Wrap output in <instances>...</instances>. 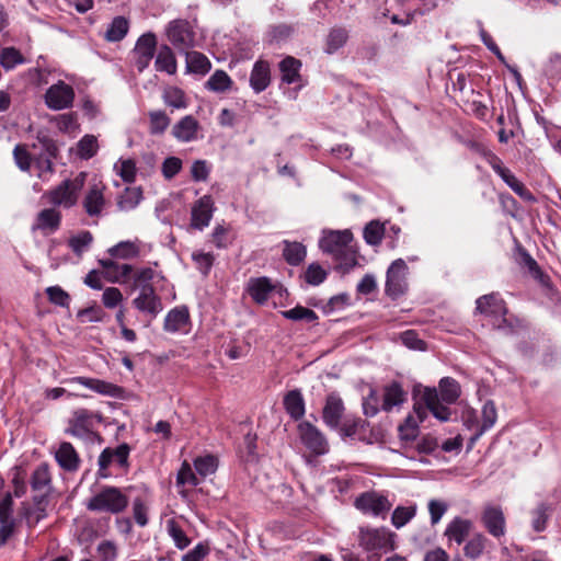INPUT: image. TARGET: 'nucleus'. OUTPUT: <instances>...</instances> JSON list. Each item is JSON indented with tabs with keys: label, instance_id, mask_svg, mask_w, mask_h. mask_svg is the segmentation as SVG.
<instances>
[{
	"label": "nucleus",
	"instance_id": "40",
	"mask_svg": "<svg viewBox=\"0 0 561 561\" xmlns=\"http://www.w3.org/2000/svg\"><path fill=\"white\" fill-rule=\"evenodd\" d=\"M129 28L128 20L124 16H116L111 22L108 28L105 33V38L108 42H118L122 41Z\"/></svg>",
	"mask_w": 561,
	"mask_h": 561
},
{
	"label": "nucleus",
	"instance_id": "38",
	"mask_svg": "<svg viewBox=\"0 0 561 561\" xmlns=\"http://www.w3.org/2000/svg\"><path fill=\"white\" fill-rule=\"evenodd\" d=\"M186 67L191 72L205 75L210 70L211 64L202 53L186 51Z\"/></svg>",
	"mask_w": 561,
	"mask_h": 561
},
{
	"label": "nucleus",
	"instance_id": "3",
	"mask_svg": "<svg viewBox=\"0 0 561 561\" xmlns=\"http://www.w3.org/2000/svg\"><path fill=\"white\" fill-rule=\"evenodd\" d=\"M394 534L386 527L360 528L358 543L367 552L376 556L387 553L394 549Z\"/></svg>",
	"mask_w": 561,
	"mask_h": 561
},
{
	"label": "nucleus",
	"instance_id": "7",
	"mask_svg": "<svg viewBox=\"0 0 561 561\" xmlns=\"http://www.w3.org/2000/svg\"><path fill=\"white\" fill-rule=\"evenodd\" d=\"M407 274L408 265L402 259H398L391 263L387 271V295L397 298L404 294L408 288Z\"/></svg>",
	"mask_w": 561,
	"mask_h": 561
},
{
	"label": "nucleus",
	"instance_id": "29",
	"mask_svg": "<svg viewBox=\"0 0 561 561\" xmlns=\"http://www.w3.org/2000/svg\"><path fill=\"white\" fill-rule=\"evenodd\" d=\"M190 314L185 307L174 308L168 312L164 319V330L168 332H178L183 330L188 323Z\"/></svg>",
	"mask_w": 561,
	"mask_h": 561
},
{
	"label": "nucleus",
	"instance_id": "18",
	"mask_svg": "<svg viewBox=\"0 0 561 561\" xmlns=\"http://www.w3.org/2000/svg\"><path fill=\"white\" fill-rule=\"evenodd\" d=\"M104 190L105 185L101 182L89 187L83 198V208L90 217H98L102 214L105 206Z\"/></svg>",
	"mask_w": 561,
	"mask_h": 561
},
{
	"label": "nucleus",
	"instance_id": "30",
	"mask_svg": "<svg viewBox=\"0 0 561 561\" xmlns=\"http://www.w3.org/2000/svg\"><path fill=\"white\" fill-rule=\"evenodd\" d=\"M154 67L158 71H164L168 75H174L176 72V59L169 46L163 45L160 47L156 57Z\"/></svg>",
	"mask_w": 561,
	"mask_h": 561
},
{
	"label": "nucleus",
	"instance_id": "41",
	"mask_svg": "<svg viewBox=\"0 0 561 561\" xmlns=\"http://www.w3.org/2000/svg\"><path fill=\"white\" fill-rule=\"evenodd\" d=\"M385 234V225L378 220H371L364 228V240L369 245H379Z\"/></svg>",
	"mask_w": 561,
	"mask_h": 561
},
{
	"label": "nucleus",
	"instance_id": "15",
	"mask_svg": "<svg viewBox=\"0 0 561 561\" xmlns=\"http://www.w3.org/2000/svg\"><path fill=\"white\" fill-rule=\"evenodd\" d=\"M215 210L214 201L209 195L202 196L192 207L191 226L195 229L203 230L206 228Z\"/></svg>",
	"mask_w": 561,
	"mask_h": 561
},
{
	"label": "nucleus",
	"instance_id": "47",
	"mask_svg": "<svg viewBox=\"0 0 561 561\" xmlns=\"http://www.w3.org/2000/svg\"><path fill=\"white\" fill-rule=\"evenodd\" d=\"M114 170L124 182L131 183L135 181L137 168L134 160L121 159L115 163Z\"/></svg>",
	"mask_w": 561,
	"mask_h": 561
},
{
	"label": "nucleus",
	"instance_id": "62",
	"mask_svg": "<svg viewBox=\"0 0 561 561\" xmlns=\"http://www.w3.org/2000/svg\"><path fill=\"white\" fill-rule=\"evenodd\" d=\"M98 554L102 561H115L117 558V547L113 541L104 540L98 545Z\"/></svg>",
	"mask_w": 561,
	"mask_h": 561
},
{
	"label": "nucleus",
	"instance_id": "53",
	"mask_svg": "<svg viewBox=\"0 0 561 561\" xmlns=\"http://www.w3.org/2000/svg\"><path fill=\"white\" fill-rule=\"evenodd\" d=\"M24 59L19 50L13 47L4 48L0 54V64L7 69H13L16 65L23 64Z\"/></svg>",
	"mask_w": 561,
	"mask_h": 561
},
{
	"label": "nucleus",
	"instance_id": "32",
	"mask_svg": "<svg viewBox=\"0 0 561 561\" xmlns=\"http://www.w3.org/2000/svg\"><path fill=\"white\" fill-rule=\"evenodd\" d=\"M110 255L122 260L135 259L140 254V242L138 241H122L110 248Z\"/></svg>",
	"mask_w": 561,
	"mask_h": 561
},
{
	"label": "nucleus",
	"instance_id": "27",
	"mask_svg": "<svg viewBox=\"0 0 561 561\" xmlns=\"http://www.w3.org/2000/svg\"><path fill=\"white\" fill-rule=\"evenodd\" d=\"M274 286L267 277L252 278L248 284V291L252 299L262 305L266 302Z\"/></svg>",
	"mask_w": 561,
	"mask_h": 561
},
{
	"label": "nucleus",
	"instance_id": "46",
	"mask_svg": "<svg viewBox=\"0 0 561 561\" xmlns=\"http://www.w3.org/2000/svg\"><path fill=\"white\" fill-rule=\"evenodd\" d=\"M282 314L284 318L293 321H306L310 323L318 320V316L313 310L302 306H296L293 309L285 310Z\"/></svg>",
	"mask_w": 561,
	"mask_h": 561
},
{
	"label": "nucleus",
	"instance_id": "26",
	"mask_svg": "<svg viewBox=\"0 0 561 561\" xmlns=\"http://www.w3.org/2000/svg\"><path fill=\"white\" fill-rule=\"evenodd\" d=\"M55 458L58 465L67 471H75L79 467V456L73 446L68 442L59 445L55 453Z\"/></svg>",
	"mask_w": 561,
	"mask_h": 561
},
{
	"label": "nucleus",
	"instance_id": "60",
	"mask_svg": "<svg viewBox=\"0 0 561 561\" xmlns=\"http://www.w3.org/2000/svg\"><path fill=\"white\" fill-rule=\"evenodd\" d=\"M192 259L195 262L197 268L204 275H207L214 264L215 256L211 253L196 251L192 253Z\"/></svg>",
	"mask_w": 561,
	"mask_h": 561
},
{
	"label": "nucleus",
	"instance_id": "45",
	"mask_svg": "<svg viewBox=\"0 0 561 561\" xmlns=\"http://www.w3.org/2000/svg\"><path fill=\"white\" fill-rule=\"evenodd\" d=\"M99 149L98 139L93 135L83 136L77 145V153L81 159L92 158Z\"/></svg>",
	"mask_w": 561,
	"mask_h": 561
},
{
	"label": "nucleus",
	"instance_id": "51",
	"mask_svg": "<svg viewBox=\"0 0 561 561\" xmlns=\"http://www.w3.org/2000/svg\"><path fill=\"white\" fill-rule=\"evenodd\" d=\"M150 119V133L153 135H160L165 131L170 125L169 116L162 111H152L149 113Z\"/></svg>",
	"mask_w": 561,
	"mask_h": 561
},
{
	"label": "nucleus",
	"instance_id": "22",
	"mask_svg": "<svg viewBox=\"0 0 561 561\" xmlns=\"http://www.w3.org/2000/svg\"><path fill=\"white\" fill-rule=\"evenodd\" d=\"M199 130V123L192 115H186L181 118L172 127V135L179 141L190 142L197 139Z\"/></svg>",
	"mask_w": 561,
	"mask_h": 561
},
{
	"label": "nucleus",
	"instance_id": "37",
	"mask_svg": "<svg viewBox=\"0 0 561 561\" xmlns=\"http://www.w3.org/2000/svg\"><path fill=\"white\" fill-rule=\"evenodd\" d=\"M142 199L140 187H126L121 194L117 206L121 210L128 211L136 208Z\"/></svg>",
	"mask_w": 561,
	"mask_h": 561
},
{
	"label": "nucleus",
	"instance_id": "2",
	"mask_svg": "<svg viewBox=\"0 0 561 561\" xmlns=\"http://www.w3.org/2000/svg\"><path fill=\"white\" fill-rule=\"evenodd\" d=\"M87 173L80 172L71 180H65L58 186L50 190L45 194L48 202L54 206H61L64 208L73 207L79 198V193L84 186Z\"/></svg>",
	"mask_w": 561,
	"mask_h": 561
},
{
	"label": "nucleus",
	"instance_id": "50",
	"mask_svg": "<svg viewBox=\"0 0 561 561\" xmlns=\"http://www.w3.org/2000/svg\"><path fill=\"white\" fill-rule=\"evenodd\" d=\"M398 431L401 440H414L419 434V424L414 415H408L404 422L399 425Z\"/></svg>",
	"mask_w": 561,
	"mask_h": 561
},
{
	"label": "nucleus",
	"instance_id": "1",
	"mask_svg": "<svg viewBox=\"0 0 561 561\" xmlns=\"http://www.w3.org/2000/svg\"><path fill=\"white\" fill-rule=\"evenodd\" d=\"M354 236L350 229H323L319 239V248L339 261L346 270L357 265V250L352 244Z\"/></svg>",
	"mask_w": 561,
	"mask_h": 561
},
{
	"label": "nucleus",
	"instance_id": "35",
	"mask_svg": "<svg viewBox=\"0 0 561 561\" xmlns=\"http://www.w3.org/2000/svg\"><path fill=\"white\" fill-rule=\"evenodd\" d=\"M439 399L446 404L454 403L460 396L459 383L449 377H445L439 381Z\"/></svg>",
	"mask_w": 561,
	"mask_h": 561
},
{
	"label": "nucleus",
	"instance_id": "5",
	"mask_svg": "<svg viewBox=\"0 0 561 561\" xmlns=\"http://www.w3.org/2000/svg\"><path fill=\"white\" fill-rule=\"evenodd\" d=\"M75 90L62 80L51 84L44 94L45 105L53 111H62L72 107Z\"/></svg>",
	"mask_w": 561,
	"mask_h": 561
},
{
	"label": "nucleus",
	"instance_id": "28",
	"mask_svg": "<svg viewBox=\"0 0 561 561\" xmlns=\"http://www.w3.org/2000/svg\"><path fill=\"white\" fill-rule=\"evenodd\" d=\"M301 61L288 56L279 62V71L282 73V81L287 84L299 83Z\"/></svg>",
	"mask_w": 561,
	"mask_h": 561
},
{
	"label": "nucleus",
	"instance_id": "44",
	"mask_svg": "<svg viewBox=\"0 0 561 561\" xmlns=\"http://www.w3.org/2000/svg\"><path fill=\"white\" fill-rule=\"evenodd\" d=\"M163 101L173 108H185L187 102L184 92L178 87H169L163 91Z\"/></svg>",
	"mask_w": 561,
	"mask_h": 561
},
{
	"label": "nucleus",
	"instance_id": "4",
	"mask_svg": "<svg viewBox=\"0 0 561 561\" xmlns=\"http://www.w3.org/2000/svg\"><path fill=\"white\" fill-rule=\"evenodd\" d=\"M128 505V496L115 486H106L92 496L87 507L90 511L118 514Z\"/></svg>",
	"mask_w": 561,
	"mask_h": 561
},
{
	"label": "nucleus",
	"instance_id": "63",
	"mask_svg": "<svg viewBox=\"0 0 561 561\" xmlns=\"http://www.w3.org/2000/svg\"><path fill=\"white\" fill-rule=\"evenodd\" d=\"M210 168L205 160H196L191 167V175L196 182H204L208 179Z\"/></svg>",
	"mask_w": 561,
	"mask_h": 561
},
{
	"label": "nucleus",
	"instance_id": "33",
	"mask_svg": "<svg viewBox=\"0 0 561 561\" xmlns=\"http://www.w3.org/2000/svg\"><path fill=\"white\" fill-rule=\"evenodd\" d=\"M284 405L287 413L295 420H299L305 415L304 398L298 390H291L286 394Z\"/></svg>",
	"mask_w": 561,
	"mask_h": 561
},
{
	"label": "nucleus",
	"instance_id": "12",
	"mask_svg": "<svg viewBox=\"0 0 561 561\" xmlns=\"http://www.w3.org/2000/svg\"><path fill=\"white\" fill-rule=\"evenodd\" d=\"M93 413L87 409H78L69 420L67 433L82 439H90L94 436Z\"/></svg>",
	"mask_w": 561,
	"mask_h": 561
},
{
	"label": "nucleus",
	"instance_id": "8",
	"mask_svg": "<svg viewBox=\"0 0 561 561\" xmlns=\"http://www.w3.org/2000/svg\"><path fill=\"white\" fill-rule=\"evenodd\" d=\"M131 304L140 313L150 319H154L163 310L161 298L151 285L142 286Z\"/></svg>",
	"mask_w": 561,
	"mask_h": 561
},
{
	"label": "nucleus",
	"instance_id": "17",
	"mask_svg": "<svg viewBox=\"0 0 561 561\" xmlns=\"http://www.w3.org/2000/svg\"><path fill=\"white\" fill-rule=\"evenodd\" d=\"M64 382L68 383V385L78 383V385L89 388L100 394L108 396V397H113V398L121 397V394L123 392L121 387H118L114 383L101 380V379H96V378H88V377L80 376V377H73V378L66 379Z\"/></svg>",
	"mask_w": 561,
	"mask_h": 561
},
{
	"label": "nucleus",
	"instance_id": "9",
	"mask_svg": "<svg viewBox=\"0 0 561 561\" xmlns=\"http://www.w3.org/2000/svg\"><path fill=\"white\" fill-rule=\"evenodd\" d=\"M488 161L496 174L524 201H534L533 194L525 187V185L517 180V178L502 164L499 157L490 152Z\"/></svg>",
	"mask_w": 561,
	"mask_h": 561
},
{
	"label": "nucleus",
	"instance_id": "57",
	"mask_svg": "<svg viewBox=\"0 0 561 561\" xmlns=\"http://www.w3.org/2000/svg\"><path fill=\"white\" fill-rule=\"evenodd\" d=\"M548 512L549 507L545 503L539 504L533 511V519L531 525L535 531H542L546 529V524L548 520Z\"/></svg>",
	"mask_w": 561,
	"mask_h": 561
},
{
	"label": "nucleus",
	"instance_id": "58",
	"mask_svg": "<svg viewBox=\"0 0 561 561\" xmlns=\"http://www.w3.org/2000/svg\"><path fill=\"white\" fill-rule=\"evenodd\" d=\"M46 294L51 304L60 307H68L70 296L59 286H50L46 288Z\"/></svg>",
	"mask_w": 561,
	"mask_h": 561
},
{
	"label": "nucleus",
	"instance_id": "34",
	"mask_svg": "<svg viewBox=\"0 0 561 561\" xmlns=\"http://www.w3.org/2000/svg\"><path fill=\"white\" fill-rule=\"evenodd\" d=\"M489 539L481 533L474 534L469 540L466 541L463 553L471 560L479 559L485 551Z\"/></svg>",
	"mask_w": 561,
	"mask_h": 561
},
{
	"label": "nucleus",
	"instance_id": "6",
	"mask_svg": "<svg viewBox=\"0 0 561 561\" xmlns=\"http://www.w3.org/2000/svg\"><path fill=\"white\" fill-rule=\"evenodd\" d=\"M167 37L175 48L183 51L195 45V33L185 20L171 21L167 26Z\"/></svg>",
	"mask_w": 561,
	"mask_h": 561
},
{
	"label": "nucleus",
	"instance_id": "56",
	"mask_svg": "<svg viewBox=\"0 0 561 561\" xmlns=\"http://www.w3.org/2000/svg\"><path fill=\"white\" fill-rule=\"evenodd\" d=\"M124 300L122 291L116 287H107L102 294V304L107 309L119 307Z\"/></svg>",
	"mask_w": 561,
	"mask_h": 561
},
{
	"label": "nucleus",
	"instance_id": "20",
	"mask_svg": "<svg viewBox=\"0 0 561 561\" xmlns=\"http://www.w3.org/2000/svg\"><path fill=\"white\" fill-rule=\"evenodd\" d=\"M408 399V392L402 386L392 381L383 387L381 409L386 412L402 405Z\"/></svg>",
	"mask_w": 561,
	"mask_h": 561
},
{
	"label": "nucleus",
	"instance_id": "48",
	"mask_svg": "<svg viewBox=\"0 0 561 561\" xmlns=\"http://www.w3.org/2000/svg\"><path fill=\"white\" fill-rule=\"evenodd\" d=\"M167 530L179 549L183 550L190 545L191 540L174 519L167 522Z\"/></svg>",
	"mask_w": 561,
	"mask_h": 561
},
{
	"label": "nucleus",
	"instance_id": "52",
	"mask_svg": "<svg viewBox=\"0 0 561 561\" xmlns=\"http://www.w3.org/2000/svg\"><path fill=\"white\" fill-rule=\"evenodd\" d=\"M482 424L478 435H482L485 431L493 427L496 422L497 413L492 401H486L482 407Z\"/></svg>",
	"mask_w": 561,
	"mask_h": 561
},
{
	"label": "nucleus",
	"instance_id": "64",
	"mask_svg": "<svg viewBox=\"0 0 561 561\" xmlns=\"http://www.w3.org/2000/svg\"><path fill=\"white\" fill-rule=\"evenodd\" d=\"M178 484H191V485H197L199 483L198 479L194 474L191 466L188 462L184 461L182 463L181 469L179 470L178 477H176Z\"/></svg>",
	"mask_w": 561,
	"mask_h": 561
},
{
	"label": "nucleus",
	"instance_id": "55",
	"mask_svg": "<svg viewBox=\"0 0 561 561\" xmlns=\"http://www.w3.org/2000/svg\"><path fill=\"white\" fill-rule=\"evenodd\" d=\"M49 482L50 474L48 467L46 465L38 466L32 474L31 484L33 490H43L49 484Z\"/></svg>",
	"mask_w": 561,
	"mask_h": 561
},
{
	"label": "nucleus",
	"instance_id": "49",
	"mask_svg": "<svg viewBox=\"0 0 561 561\" xmlns=\"http://www.w3.org/2000/svg\"><path fill=\"white\" fill-rule=\"evenodd\" d=\"M50 122H55L56 127L65 134H75L79 129L77 117L72 113L57 115Z\"/></svg>",
	"mask_w": 561,
	"mask_h": 561
},
{
	"label": "nucleus",
	"instance_id": "23",
	"mask_svg": "<svg viewBox=\"0 0 561 561\" xmlns=\"http://www.w3.org/2000/svg\"><path fill=\"white\" fill-rule=\"evenodd\" d=\"M477 311L495 320L504 317L506 307L504 301L496 294L484 295L477 300Z\"/></svg>",
	"mask_w": 561,
	"mask_h": 561
},
{
	"label": "nucleus",
	"instance_id": "42",
	"mask_svg": "<svg viewBox=\"0 0 561 561\" xmlns=\"http://www.w3.org/2000/svg\"><path fill=\"white\" fill-rule=\"evenodd\" d=\"M284 257L290 265H298L306 257V248L299 242H284Z\"/></svg>",
	"mask_w": 561,
	"mask_h": 561
},
{
	"label": "nucleus",
	"instance_id": "43",
	"mask_svg": "<svg viewBox=\"0 0 561 561\" xmlns=\"http://www.w3.org/2000/svg\"><path fill=\"white\" fill-rule=\"evenodd\" d=\"M416 514V505L409 506H398L394 508L391 523L397 528L400 529L405 526Z\"/></svg>",
	"mask_w": 561,
	"mask_h": 561
},
{
	"label": "nucleus",
	"instance_id": "14",
	"mask_svg": "<svg viewBox=\"0 0 561 561\" xmlns=\"http://www.w3.org/2000/svg\"><path fill=\"white\" fill-rule=\"evenodd\" d=\"M355 506L363 513L379 515L391 507L387 496L376 492H365L355 500Z\"/></svg>",
	"mask_w": 561,
	"mask_h": 561
},
{
	"label": "nucleus",
	"instance_id": "10",
	"mask_svg": "<svg viewBox=\"0 0 561 561\" xmlns=\"http://www.w3.org/2000/svg\"><path fill=\"white\" fill-rule=\"evenodd\" d=\"M157 38L153 33L142 34L136 42L133 50V59L135 67L142 72L150 64L154 56Z\"/></svg>",
	"mask_w": 561,
	"mask_h": 561
},
{
	"label": "nucleus",
	"instance_id": "59",
	"mask_svg": "<svg viewBox=\"0 0 561 561\" xmlns=\"http://www.w3.org/2000/svg\"><path fill=\"white\" fill-rule=\"evenodd\" d=\"M327 272L319 264L312 263L308 266L305 273V279L308 284L317 286L323 283L327 278Z\"/></svg>",
	"mask_w": 561,
	"mask_h": 561
},
{
	"label": "nucleus",
	"instance_id": "31",
	"mask_svg": "<svg viewBox=\"0 0 561 561\" xmlns=\"http://www.w3.org/2000/svg\"><path fill=\"white\" fill-rule=\"evenodd\" d=\"M93 234L88 230H81L71 234L67 241L68 247L78 256L81 257L93 243Z\"/></svg>",
	"mask_w": 561,
	"mask_h": 561
},
{
	"label": "nucleus",
	"instance_id": "19",
	"mask_svg": "<svg viewBox=\"0 0 561 561\" xmlns=\"http://www.w3.org/2000/svg\"><path fill=\"white\" fill-rule=\"evenodd\" d=\"M472 528L473 523L470 519L455 517L447 525L444 536L449 543L455 542L457 546H460L466 541Z\"/></svg>",
	"mask_w": 561,
	"mask_h": 561
},
{
	"label": "nucleus",
	"instance_id": "39",
	"mask_svg": "<svg viewBox=\"0 0 561 561\" xmlns=\"http://www.w3.org/2000/svg\"><path fill=\"white\" fill-rule=\"evenodd\" d=\"M232 80L224 70H216L205 83L207 90L217 93L230 90Z\"/></svg>",
	"mask_w": 561,
	"mask_h": 561
},
{
	"label": "nucleus",
	"instance_id": "11",
	"mask_svg": "<svg viewBox=\"0 0 561 561\" xmlns=\"http://www.w3.org/2000/svg\"><path fill=\"white\" fill-rule=\"evenodd\" d=\"M298 432L302 444L314 455H324L329 445L323 434L311 423L302 422L298 425Z\"/></svg>",
	"mask_w": 561,
	"mask_h": 561
},
{
	"label": "nucleus",
	"instance_id": "54",
	"mask_svg": "<svg viewBox=\"0 0 561 561\" xmlns=\"http://www.w3.org/2000/svg\"><path fill=\"white\" fill-rule=\"evenodd\" d=\"M194 466L198 474L207 477L216 471L217 459L214 456L206 455L204 457L196 458Z\"/></svg>",
	"mask_w": 561,
	"mask_h": 561
},
{
	"label": "nucleus",
	"instance_id": "36",
	"mask_svg": "<svg viewBox=\"0 0 561 561\" xmlns=\"http://www.w3.org/2000/svg\"><path fill=\"white\" fill-rule=\"evenodd\" d=\"M348 39V32L342 27L332 28L325 39L324 51L329 55L342 48Z\"/></svg>",
	"mask_w": 561,
	"mask_h": 561
},
{
	"label": "nucleus",
	"instance_id": "25",
	"mask_svg": "<svg viewBox=\"0 0 561 561\" xmlns=\"http://www.w3.org/2000/svg\"><path fill=\"white\" fill-rule=\"evenodd\" d=\"M343 411L344 405L342 399L339 396L332 393L328 396L325 405L323 408V421L328 426L335 428L340 424Z\"/></svg>",
	"mask_w": 561,
	"mask_h": 561
},
{
	"label": "nucleus",
	"instance_id": "13",
	"mask_svg": "<svg viewBox=\"0 0 561 561\" xmlns=\"http://www.w3.org/2000/svg\"><path fill=\"white\" fill-rule=\"evenodd\" d=\"M481 522L494 538L503 537L506 533V520L500 506L486 505L481 514Z\"/></svg>",
	"mask_w": 561,
	"mask_h": 561
},
{
	"label": "nucleus",
	"instance_id": "16",
	"mask_svg": "<svg viewBox=\"0 0 561 561\" xmlns=\"http://www.w3.org/2000/svg\"><path fill=\"white\" fill-rule=\"evenodd\" d=\"M61 224V214L56 208L42 209L32 224L33 231H41L43 236L55 233Z\"/></svg>",
	"mask_w": 561,
	"mask_h": 561
},
{
	"label": "nucleus",
	"instance_id": "61",
	"mask_svg": "<svg viewBox=\"0 0 561 561\" xmlns=\"http://www.w3.org/2000/svg\"><path fill=\"white\" fill-rule=\"evenodd\" d=\"M182 169V160L178 157H168L162 163V174L167 180L174 178Z\"/></svg>",
	"mask_w": 561,
	"mask_h": 561
},
{
	"label": "nucleus",
	"instance_id": "24",
	"mask_svg": "<svg viewBox=\"0 0 561 561\" xmlns=\"http://www.w3.org/2000/svg\"><path fill=\"white\" fill-rule=\"evenodd\" d=\"M271 83L270 64L265 60H257L250 75V85L255 93L264 91Z\"/></svg>",
	"mask_w": 561,
	"mask_h": 561
},
{
	"label": "nucleus",
	"instance_id": "21",
	"mask_svg": "<svg viewBox=\"0 0 561 561\" xmlns=\"http://www.w3.org/2000/svg\"><path fill=\"white\" fill-rule=\"evenodd\" d=\"M422 400L426 409L439 421L445 422L449 420L450 410L439 399L438 392L435 388H426L422 394Z\"/></svg>",
	"mask_w": 561,
	"mask_h": 561
}]
</instances>
